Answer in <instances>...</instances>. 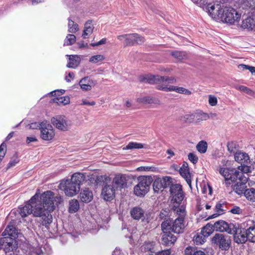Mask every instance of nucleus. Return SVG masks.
<instances>
[{"label":"nucleus","instance_id":"18","mask_svg":"<svg viewBox=\"0 0 255 255\" xmlns=\"http://www.w3.org/2000/svg\"><path fill=\"white\" fill-rule=\"evenodd\" d=\"M158 89L166 92L176 91L177 93L184 94L186 95H190L191 94V91L187 89L174 86H159L158 87Z\"/></svg>","mask_w":255,"mask_h":255},{"label":"nucleus","instance_id":"45","mask_svg":"<svg viewBox=\"0 0 255 255\" xmlns=\"http://www.w3.org/2000/svg\"><path fill=\"white\" fill-rule=\"evenodd\" d=\"M170 211L169 209H162L160 212V213L159 215V217L161 219L164 220V221L171 219L170 217Z\"/></svg>","mask_w":255,"mask_h":255},{"label":"nucleus","instance_id":"22","mask_svg":"<svg viewBox=\"0 0 255 255\" xmlns=\"http://www.w3.org/2000/svg\"><path fill=\"white\" fill-rule=\"evenodd\" d=\"M2 235L4 237L11 238L13 240V238L18 237V231L15 227L12 225H8L7 226L4 232L2 233Z\"/></svg>","mask_w":255,"mask_h":255},{"label":"nucleus","instance_id":"12","mask_svg":"<svg viewBox=\"0 0 255 255\" xmlns=\"http://www.w3.org/2000/svg\"><path fill=\"white\" fill-rule=\"evenodd\" d=\"M235 226V224H228L224 221L220 220L216 222L213 224L214 229L220 232H226L230 234H233L232 230Z\"/></svg>","mask_w":255,"mask_h":255},{"label":"nucleus","instance_id":"32","mask_svg":"<svg viewBox=\"0 0 255 255\" xmlns=\"http://www.w3.org/2000/svg\"><path fill=\"white\" fill-rule=\"evenodd\" d=\"M214 230H215V229H214L213 225L211 223H208L202 228L201 232L207 238L212 234Z\"/></svg>","mask_w":255,"mask_h":255},{"label":"nucleus","instance_id":"34","mask_svg":"<svg viewBox=\"0 0 255 255\" xmlns=\"http://www.w3.org/2000/svg\"><path fill=\"white\" fill-rule=\"evenodd\" d=\"M206 237L202 233H197L193 238V241L196 245H202L205 242Z\"/></svg>","mask_w":255,"mask_h":255},{"label":"nucleus","instance_id":"36","mask_svg":"<svg viewBox=\"0 0 255 255\" xmlns=\"http://www.w3.org/2000/svg\"><path fill=\"white\" fill-rule=\"evenodd\" d=\"M179 172L180 175L185 179L189 185H191V175L189 173V169H180Z\"/></svg>","mask_w":255,"mask_h":255},{"label":"nucleus","instance_id":"46","mask_svg":"<svg viewBox=\"0 0 255 255\" xmlns=\"http://www.w3.org/2000/svg\"><path fill=\"white\" fill-rule=\"evenodd\" d=\"M105 57L104 55L101 54H98L91 56L89 59V62L92 63H97L99 62L103 61Z\"/></svg>","mask_w":255,"mask_h":255},{"label":"nucleus","instance_id":"33","mask_svg":"<svg viewBox=\"0 0 255 255\" xmlns=\"http://www.w3.org/2000/svg\"><path fill=\"white\" fill-rule=\"evenodd\" d=\"M79 209V202L77 200H71L69 202V211L71 213L76 212Z\"/></svg>","mask_w":255,"mask_h":255},{"label":"nucleus","instance_id":"31","mask_svg":"<svg viewBox=\"0 0 255 255\" xmlns=\"http://www.w3.org/2000/svg\"><path fill=\"white\" fill-rule=\"evenodd\" d=\"M247 240L250 242L255 243V227H252L246 230Z\"/></svg>","mask_w":255,"mask_h":255},{"label":"nucleus","instance_id":"35","mask_svg":"<svg viewBox=\"0 0 255 255\" xmlns=\"http://www.w3.org/2000/svg\"><path fill=\"white\" fill-rule=\"evenodd\" d=\"M143 147L144 144L141 143L129 142L126 147H123V150L141 149Z\"/></svg>","mask_w":255,"mask_h":255},{"label":"nucleus","instance_id":"1","mask_svg":"<svg viewBox=\"0 0 255 255\" xmlns=\"http://www.w3.org/2000/svg\"><path fill=\"white\" fill-rule=\"evenodd\" d=\"M37 194L34 195L23 207L19 208V212L22 217L33 214L35 217L40 218L39 222L45 227L49 225L52 222V216L50 213L54 210V201L60 202V197H54L53 193L47 191L42 194L40 197Z\"/></svg>","mask_w":255,"mask_h":255},{"label":"nucleus","instance_id":"63","mask_svg":"<svg viewBox=\"0 0 255 255\" xmlns=\"http://www.w3.org/2000/svg\"><path fill=\"white\" fill-rule=\"evenodd\" d=\"M128 34H124L118 36L117 38L120 40H122L123 39H125V43L127 45V38H128Z\"/></svg>","mask_w":255,"mask_h":255},{"label":"nucleus","instance_id":"42","mask_svg":"<svg viewBox=\"0 0 255 255\" xmlns=\"http://www.w3.org/2000/svg\"><path fill=\"white\" fill-rule=\"evenodd\" d=\"M76 41V36L73 34H68L65 39L64 45H71L75 43Z\"/></svg>","mask_w":255,"mask_h":255},{"label":"nucleus","instance_id":"4","mask_svg":"<svg viewBox=\"0 0 255 255\" xmlns=\"http://www.w3.org/2000/svg\"><path fill=\"white\" fill-rule=\"evenodd\" d=\"M85 178L83 173L77 172L73 174L70 179L62 181L59 187L64 190L66 195L72 197L76 195L80 189V185Z\"/></svg>","mask_w":255,"mask_h":255},{"label":"nucleus","instance_id":"55","mask_svg":"<svg viewBox=\"0 0 255 255\" xmlns=\"http://www.w3.org/2000/svg\"><path fill=\"white\" fill-rule=\"evenodd\" d=\"M230 212L235 214H240L242 212V210L238 206L234 207L232 209H231Z\"/></svg>","mask_w":255,"mask_h":255},{"label":"nucleus","instance_id":"25","mask_svg":"<svg viewBox=\"0 0 255 255\" xmlns=\"http://www.w3.org/2000/svg\"><path fill=\"white\" fill-rule=\"evenodd\" d=\"M241 26L243 29L252 30L255 27V22L252 18L249 17L242 21Z\"/></svg>","mask_w":255,"mask_h":255},{"label":"nucleus","instance_id":"8","mask_svg":"<svg viewBox=\"0 0 255 255\" xmlns=\"http://www.w3.org/2000/svg\"><path fill=\"white\" fill-rule=\"evenodd\" d=\"M51 123L57 129L68 130L72 126V122L64 116H56L51 119Z\"/></svg>","mask_w":255,"mask_h":255},{"label":"nucleus","instance_id":"58","mask_svg":"<svg viewBox=\"0 0 255 255\" xmlns=\"http://www.w3.org/2000/svg\"><path fill=\"white\" fill-rule=\"evenodd\" d=\"M193 249L191 247H188L184 251L185 255H193Z\"/></svg>","mask_w":255,"mask_h":255},{"label":"nucleus","instance_id":"49","mask_svg":"<svg viewBox=\"0 0 255 255\" xmlns=\"http://www.w3.org/2000/svg\"><path fill=\"white\" fill-rule=\"evenodd\" d=\"M171 55L178 59H182L185 56V52L180 51H175L171 53Z\"/></svg>","mask_w":255,"mask_h":255},{"label":"nucleus","instance_id":"44","mask_svg":"<svg viewBox=\"0 0 255 255\" xmlns=\"http://www.w3.org/2000/svg\"><path fill=\"white\" fill-rule=\"evenodd\" d=\"M195 118V115L194 114H186L181 116L180 118V121L185 123H192Z\"/></svg>","mask_w":255,"mask_h":255},{"label":"nucleus","instance_id":"14","mask_svg":"<svg viewBox=\"0 0 255 255\" xmlns=\"http://www.w3.org/2000/svg\"><path fill=\"white\" fill-rule=\"evenodd\" d=\"M223 7L220 4L214 3L206 10L213 18L220 20Z\"/></svg>","mask_w":255,"mask_h":255},{"label":"nucleus","instance_id":"6","mask_svg":"<svg viewBox=\"0 0 255 255\" xmlns=\"http://www.w3.org/2000/svg\"><path fill=\"white\" fill-rule=\"evenodd\" d=\"M241 14L231 7H224L220 20L229 24H235L238 22Z\"/></svg>","mask_w":255,"mask_h":255},{"label":"nucleus","instance_id":"3","mask_svg":"<svg viewBox=\"0 0 255 255\" xmlns=\"http://www.w3.org/2000/svg\"><path fill=\"white\" fill-rule=\"evenodd\" d=\"M220 173L224 177L226 184H230L233 182L236 183L234 186V190L238 195L244 194L246 190V183L248 181V177L242 173L237 172L235 169H229L228 168H221Z\"/></svg>","mask_w":255,"mask_h":255},{"label":"nucleus","instance_id":"62","mask_svg":"<svg viewBox=\"0 0 255 255\" xmlns=\"http://www.w3.org/2000/svg\"><path fill=\"white\" fill-rule=\"evenodd\" d=\"M18 160L16 158L10 160L7 165V168H10L12 166L15 165V164L18 162Z\"/></svg>","mask_w":255,"mask_h":255},{"label":"nucleus","instance_id":"23","mask_svg":"<svg viewBox=\"0 0 255 255\" xmlns=\"http://www.w3.org/2000/svg\"><path fill=\"white\" fill-rule=\"evenodd\" d=\"M130 214L133 219L139 220L144 217V211L139 207H135L131 209Z\"/></svg>","mask_w":255,"mask_h":255},{"label":"nucleus","instance_id":"41","mask_svg":"<svg viewBox=\"0 0 255 255\" xmlns=\"http://www.w3.org/2000/svg\"><path fill=\"white\" fill-rule=\"evenodd\" d=\"M195 115V118L196 120V122H200L202 121H206L209 119V117L208 116V114L203 112H200Z\"/></svg>","mask_w":255,"mask_h":255},{"label":"nucleus","instance_id":"13","mask_svg":"<svg viewBox=\"0 0 255 255\" xmlns=\"http://www.w3.org/2000/svg\"><path fill=\"white\" fill-rule=\"evenodd\" d=\"M116 187L111 183L105 184L102 191V195L105 200L110 201L112 200L115 195Z\"/></svg>","mask_w":255,"mask_h":255},{"label":"nucleus","instance_id":"43","mask_svg":"<svg viewBox=\"0 0 255 255\" xmlns=\"http://www.w3.org/2000/svg\"><path fill=\"white\" fill-rule=\"evenodd\" d=\"M239 147V145L235 141H230L227 144L228 150L230 153H235L236 150Z\"/></svg>","mask_w":255,"mask_h":255},{"label":"nucleus","instance_id":"56","mask_svg":"<svg viewBox=\"0 0 255 255\" xmlns=\"http://www.w3.org/2000/svg\"><path fill=\"white\" fill-rule=\"evenodd\" d=\"M29 128L31 129H37L39 128L40 129L41 127V123H33L30 124L29 125Z\"/></svg>","mask_w":255,"mask_h":255},{"label":"nucleus","instance_id":"11","mask_svg":"<svg viewBox=\"0 0 255 255\" xmlns=\"http://www.w3.org/2000/svg\"><path fill=\"white\" fill-rule=\"evenodd\" d=\"M172 178L165 176L163 178H157L153 182V188L155 192L158 193L160 190L170 186L172 183Z\"/></svg>","mask_w":255,"mask_h":255},{"label":"nucleus","instance_id":"50","mask_svg":"<svg viewBox=\"0 0 255 255\" xmlns=\"http://www.w3.org/2000/svg\"><path fill=\"white\" fill-rule=\"evenodd\" d=\"M160 78H163L161 80H160V83H167L168 84H173L176 82V80L173 77L160 76Z\"/></svg>","mask_w":255,"mask_h":255},{"label":"nucleus","instance_id":"15","mask_svg":"<svg viewBox=\"0 0 255 255\" xmlns=\"http://www.w3.org/2000/svg\"><path fill=\"white\" fill-rule=\"evenodd\" d=\"M161 243L162 245L170 246L174 244L177 238L169 231H162Z\"/></svg>","mask_w":255,"mask_h":255},{"label":"nucleus","instance_id":"39","mask_svg":"<svg viewBox=\"0 0 255 255\" xmlns=\"http://www.w3.org/2000/svg\"><path fill=\"white\" fill-rule=\"evenodd\" d=\"M197 150L201 153H204L207 151V143L206 141H200L196 146Z\"/></svg>","mask_w":255,"mask_h":255},{"label":"nucleus","instance_id":"40","mask_svg":"<svg viewBox=\"0 0 255 255\" xmlns=\"http://www.w3.org/2000/svg\"><path fill=\"white\" fill-rule=\"evenodd\" d=\"M249 164H241V166L238 167V169L239 171L237 170V172H241L243 173V175H244V173H248L251 172V167L249 165Z\"/></svg>","mask_w":255,"mask_h":255},{"label":"nucleus","instance_id":"26","mask_svg":"<svg viewBox=\"0 0 255 255\" xmlns=\"http://www.w3.org/2000/svg\"><path fill=\"white\" fill-rule=\"evenodd\" d=\"M163 78H160V76L158 75H147L145 76L142 81L149 84H160V80Z\"/></svg>","mask_w":255,"mask_h":255},{"label":"nucleus","instance_id":"10","mask_svg":"<svg viewBox=\"0 0 255 255\" xmlns=\"http://www.w3.org/2000/svg\"><path fill=\"white\" fill-rule=\"evenodd\" d=\"M232 232L233 234H234V240L236 243L242 244L247 241V234L245 229L240 228L239 224H235Z\"/></svg>","mask_w":255,"mask_h":255},{"label":"nucleus","instance_id":"53","mask_svg":"<svg viewBox=\"0 0 255 255\" xmlns=\"http://www.w3.org/2000/svg\"><path fill=\"white\" fill-rule=\"evenodd\" d=\"M188 156L189 160L193 163L195 164L197 162L198 158L194 153H190Z\"/></svg>","mask_w":255,"mask_h":255},{"label":"nucleus","instance_id":"27","mask_svg":"<svg viewBox=\"0 0 255 255\" xmlns=\"http://www.w3.org/2000/svg\"><path fill=\"white\" fill-rule=\"evenodd\" d=\"M246 199L252 202H255V189L253 188L247 189L244 192Z\"/></svg>","mask_w":255,"mask_h":255},{"label":"nucleus","instance_id":"21","mask_svg":"<svg viewBox=\"0 0 255 255\" xmlns=\"http://www.w3.org/2000/svg\"><path fill=\"white\" fill-rule=\"evenodd\" d=\"M13 240L9 237H3L0 239V250L3 249L5 253L12 249Z\"/></svg>","mask_w":255,"mask_h":255},{"label":"nucleus","instance_id":"51","mask_svg":"<svg viewBox=\"0 0 255 255\" xmlns=\"http://www.w3.org/2000/svg\"><path fill=\"white\" fill-rule=\"evenodd\" d=\"M236 89L249 95H252L253 94V91L252 90L244 86L241 85L238 86L236 87Z\"/></svg>","mask_w":255,"mask_h":255},{"label":"nucleus","instance_id":"38","mask_svg":"<svg viewBox=\"0 0 255 255\" xmlns=\"http://www.w3.org/2000/svg\"><path fill=\"white\" fill-rule=\"evenodd\" d=\"M53 101L59 105L63 104L65 105L70 103V98L68 96L61 97L54 99Z\"/></svg>","mask_w":255,"mask_h":255},{"label":"nucleus","instance_id":"2","mask_svg":"<svg viewBox=\"0 0 255 255\" xmlns=\"http://www.w3.org/2000/svg\"><path fill=\"white\" fill-rule=\"evenodd\" d=\"M170 191L172 199L169 207L177 217L174 220L164 221L161 225V230L180 234L183 232L185 228L184 219L186 216L185 207L181 203L184 198L182 186L177 184L173 185L170 187Z\"/></svg>","mask_w":255,"mask_h":255},{"label":"nucleus","instance_id":"5","mask_svg":"<svg viewBox=\"0 0 255 255\" xmlns=\"http://www.w3.org/2000/svg\"><path fill=\"white\" fill-rule=\"evenodd\" d=\"M138 184L134 187V193L138 196L145 195L149 190L152 178L149 176H141L138 177Z\"/></svg>","mask_w":255,"mask_h":255},{"label":"nucleus","instance_id":"60","mask_svg":"<svg viewBox=\"0 0 255 255\" xmlns=\"http://www.w3.org/2000/svg\"><path fill=\"white\" fill-rule=\"evenodd\" d=\"M95 102L93 101H88L86 100H83L81 105H88V106H94L95 105Z\"/></svg>","mask_w":255,"mask_h":255},{"label":"nucleus","instance_id":"16","mask_svg":"<svg viewBox=\"0 0 255 255\" xmlns=\"http://www.w3.org/2000/svg\"><path fill=\"white\" fill-rule=\"evenodd\" d=\"M97 81L91 79L88 77L82 78L79 82V85L83 91H88L92 89V87L95 86Z\"/></svg>","mask_w":255,"mask_h":255},{"label":"nucleus","instance_id":"17","mask_svg":"<svg viewBox=\"0 0 255 255\" xmlns=\"http://www.w3.org/2000/svg\"><path fill=\"white\" fill-rule=\"evenodd\" d=\"M144 42V38L137 33L128 34L127 46L134 44H141Z\"/></svg>","mask_w":255,"mask_h":255},{"label":"nucleus","instance_id":"61","mask_svg":"<svg viewBox=\"0 0 255 255\" xmlns=\"http://www.w3.org/2000/svg\"><path fill=\"white\" fill-rule=\"evenodd\" d=\"M106 38H103L99 42L95 43H92L91 45L93 46H99L100 45L104 44L106 43Z\"/></svg>","mask_w":255,"mask_h":255},{"label":"nucleus","instance_id":"52","mask_svg":"<svg viewBox=\"0 0 255 255\" xmlns=\"http://www.w3.org/2000/svg\"><path fill=\"white\" fill-rule=\"evenodd\" d=\"M5 148L6 144L4 142L2 143L0 145V162L5 155L6 152Z\"/></svg>","mask_w":255,"mask_h":255},{"label":"nucleus","instance_id":"64","mask_svg":"<svg viewBox=\"0 0 255 255\" xmlns=\"http://www.w3.org/2000/svg\"><path fill=\"white\" fill-rule=\"evenodd\" d=\"M63 92H64V90H55L54 91H52L50 93V95L52 96H54L55 95H56L57 93V94H63Z\"/></svg>","mask_w":255,"mask_h":255},{"label":"nucleus","instance_id":"24","mask_svg":"<svg viewBox=\"0 0 255 255\" xmlns=\"http://www.w3.org/2000/svg\"><path fill=\"white\" fill-rule=\"evenodd\" d=\"M80 197L82 202L89 203L93 198V194L89 189L85 188L81 191Z\"/></svg>","mask_w":255,"mask_h":255},{"label":"nucleus","instance_id":"48","mask_svg":"<svg viewBox=\"0 0 255 255\" xmlns=\"http://www.w3.org/2000/svg\"><path fill=\"white\" fill-rule=\"evenodd\" d=\"M137 101L139 103L151 104L154 103V99L151 97H143L139 98L137 99Z\"/></svg>","mask_w":255,"mask_h":255},{"label":"nucleus","instance_id":"57","mask_svg":"<svg viewBox=\"0 0 255 255\" xmlns=\"http://www.w3.org/2000/svg\"><path fill=\"white\" fill-rule=\"evenodd\" d=\"M152 167L150 166H140L137 168L138 171H153Z\"/></svg>","mask_w":255,"mask_h":255},{"label":"nucleus","instance_id":"54","mask_svg":"<svg viewBox=\"0 0 255 255\" xmlns=\"http://www.w3.org/2000/svg\"><path fill=\"white\" fill-rule=\"evenodd\" d=\"M217 99L216 97L212 95L209 96V103L211 106H215L217 104Z\"/></svg>","mask_w":255,"mask_h":255},{"label":"nucleus","instance_id":"20","mask_svg":"<svg viewBox=\"0 0 255 255\" xmlns=\"http://www.w3.org/2000/svg\"><path fill=\"white\" fill-rule=\"evenodd\" d=\"M112 183L116 187V188H124L127 186V179L125 176L122 174H118L115 176Z\"/></svg>","mask_w":255,"mask_h":255},{"label":"nucleus","instance_id":"59","mask_svg":"<svg viewBox=\"0 0 255 255\" xmlns=\"http://www.w3.org/2000/svg\"><path fill=\"white\" fill-rule=\"evenodd\" d=\"M156 254V255H171V252L170 250H166L158 252Z\"/></svg>","mask_w":255,"mask_h":255},{"label":"nucleus","instance_id":"19","mask_svg":"<svg viewBox=\"0 0 255 255\" xmlns=\"http://www.w3.org/2000/svg\"><path fill=\"white\" fill-rule=\"evenodd\" d=\"M234 158L237 162L241 164H251V160L249 155L245 152L242 151L236 152L235 153Z\"/></svg>","mask_w":255,"mask_h":255},{"label":"nucleus","instance_id":"30","mask_svg":"<svg viewBox=\"0 0 255 255\" xmlns=\"http://www.w3.org/2000/svg\"><path fill=\"white\" fill-rule=\"evenodd\" d=\"M194 2L197 3L200 6L202 7L203 9L206 10L210 8V6L214 3L213 0H195Z\"/></svg>","mask_w":255,"mask_h":255},{"label":"nucleus","instance_id":"28","mask_svg":"<svg viewBox=\"0 0 255 255\" xmlns=\"http://www.w3.org/2000/svg\"><path fill=\"white\" fill-rule=\"evenodd\" d=\"M79 58L76 55H72L69 56V61L67 64L68 68H75L79 64Z\"/></svg>","mask_w":255,"mask_h":255},{"label":"nucleus","instance_id":"9","mask_svg":"<svg viewBox=\"0 0 255 255\" xmlns=\"http://www.w3.org/2000/svg\"><path fill=\"white\" fill-rule=\"evenodd\" d=\"M40 136L45 140H51L55 135V132L52 126L47 121L41 122L40 128Z\"/></svg>","mask_w":255,"mask_h":255},{"label":"nucleus","instance_id":"37","mask_svg":"<svg viewBox=\"0 0 255 255\" xmlns=\"http://www.w3.org/2000/svg\"><path fill=\"white\" fill-rule=\"evenodd\" d=\"M68 32L70 33H75L79 30L78 25L70 18L68 19Z\"/></svg>","mask_w":255,"mask_h":255},{"label":"nucleus","instance_id":"47","mask_svg":"<svg viewBox=\"0 0 255 255\" xmlns=\"http://www.w3.org/2000/svg\"><path fill=\"white\" fill-rule=\"evenodd\" d=\"M223 205L220 203H218L216 204L215 207V211L217 213H215L213 214L210 216V218H214L217 217L220 214H222L223 212V209H222Z\"/></svg>","mask_w":255,"mask_h":255},{"label":"nucleus","instance_id":"7","mask_svg":"<svg viewBox=\"0 0 255 255\" xmlns=\"http://www.w3.org/2000/svg\"><path fill=\"white\" fill-rule=\"evenodd\" d=\"M211 242L212 244L224 251H228L231 245V237L221 233H216L212 238Z\"/></svg>","mask_w":255,"mask_h":255},{"label":"nucleus","instance_id":"29","mask_svg":"<svg viewBox=\"0 0 255 255\" xmlns=\"http://www.w3.org/2000/svg\"><path fill=\"white\" fill-rule=\"evenodd\" d=\"M93 26L92 25V21H88L86 22L84 26V29L82 34V37L86 38L87 36L90 35L93 30Z\"/></svg>","mask_w":255,"mask_h":255}]
</instances>
